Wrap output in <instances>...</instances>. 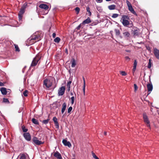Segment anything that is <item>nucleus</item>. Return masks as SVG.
<instances>
[{
	"instance_id": "f257e3e1",
	"label": "nucleus",
	"mask_w": 159,
	"mask_h": 159,
	"mask_svg": "<svg viewBox=\"0 0 159 159\" xmlns=\"http://www.w3.org/2000/svg\"><path fill=\"white\" fill-rule=\"evenodd\" d=\"M129 19V17L128 16L123 15L120 20V21L124 26L131 27L133 26V24L129 23L128 21Z\"/></svg>"
},
{
	"instance_id": "f03ea898",
	"label": "nucleus",
	"mask_w": 159,
	"mask_h": 159,
	"mask_svg": "<svg viewBox=\"0 0 159 159\" xmlns=\"http://www.w3.org/2000/svg\"><path fill=\"white\" fill-rule=\"evenodd\" d=\"M41 39V37L39 34H37L36 33H35L33 35H32L31 37L28 38L27 40L28 42L29 41H31L32 40H35V41L33 42L32 43H34L36 42L39 41Z\"/></svg>"
},
{
	"instance_id": "7ed1b4c3",
	"label": "nucleus",
	"mask_w": 159,
	"mask_h": 159,
	"mask_svg": "<svg viewBox=\"0 0 159 159\" xmlns=\"http://www.w3.org/2000/svg\"><path fill=\"white\" fill-rule=\"evenodd\" d=\"M41 55L39 54H38L34 58L33 60L31 65V66H36L39 61L41 59Z\"/></svg>"
},
{
	"instance_id": "20e7f679",
	"label": "nucleus",
	"mask_w": 159,
	"mask_h": 159,
	"mask_svg": "<svg viewBox=\"0 0 159 159\" xmlns=\"http://www.w3.org/2000/svg\"><path fill=\"white\" fill-rule=\"evenodd\" d=\"M52 80H48L46 79L43 80V86H45L47 88H49L52 85Z\"/></svg>"
},
{
	"instance_id": "39448f33",
	"label": "nucleus",
	"mask_w": 159,
	"mask_h": 159,
	"mask_svg": "<svg viewBox=\"0 0 159 159\" xmlns=\"http://www.w3.org/2000/svg\"><path fill=\"white\" fill-rule=\"evenodd\" d=\"M126 2L128 7V9L129 11L134 14L137 15L134 9L132 7L130 3L128 0L126 1Z\"/></svg>"
},
{
	"instance_id": "423d86ee",
	"label": "nucleus",
	"mask_w": 159,
	"mask_h": 159,
	"mask_svg": "<svg viewBox=\"0 0 159 159\" xmlns=\"http://www.w3.org/2000/svg\"><path fill=\"white\" fill-rule=\"evenodd\" d=\"M32 141L33 143L35 145H39L43 143L44 142H42L41 141H39L38 139V138L36 137H34Z\"/></svg>"
},
{
	"instance_id": "0eeeda50",
	"label": "nucleus",
	"mask_w": 159,
	"mask_h": 159,
	"mask_svg": "<svg viewBox=\"0 0 159 159\" xmlns=\"http://www.w3.org/2000/svg\"><path fill=\"white\" fill-rule=\"evenodd\" d=\"M17 159H29V158L27 154L21 153L18 156Z\"/></svg>"
},
{
	"instance_id": "6e6552de",
	"label": "nucleus",
	"mask_w": 159,
	"mask_h": 159,
	"mask_svg": "<svg viewBox=\"0 0 159 159\" xmlns=\"http://www.w3.org/2000/svg\"><path fill=\"white\" fill-rule=\"evenodd\" d=\"M143 117L144 121L147 124V126L148 127H150V122L147 115L145 114H143Z\"/></svg>"
},
{
	"instance_id": "1a4fd4ad",
	"label": "nucleus",
	"mask_w": 159,
	"mask_h": 159,
	"mask_svg": "<svg viewBox=\"0 0 159 159\" xmlns=\"http://www.w3.org/2000/svg\"><path fill=\"white\" fill-rule=\"evenodd\" d=\"M65 88L64 86H62L59 88L58 90V94L59 96H62L64 93Z\"/></svg>"
},
{
	"instance_id": "9d476101",
	"label": "nucleus",
	"mask_w": 159,
	"mask_h": 159,
	"mask_svg": "<svg viewBox=\"0 0 159 159\" xmlns=\"http://www.w3.org/2000/svg\"><path fill=\"white\" fill-rule=\"evenodd\" d=\"M23 136L25 139L27 141H30L31 140V136L29 133H24Z\"/></svg>"
},
{
	"instance_id": "9b49d317",
	"label": "nucleus",
	"mask_w": 159,
	"mask_h": 159,
	"mask_svg": "<svg viewBox=\"0 0 159 159\" xmlns=\"http://www.w3.org/2000/svg\"><path fill=\"white\" fill-rule=\"evenodd\" d=\"M153 53L156 57L159 60V50L156 48H154Z\"/></svg>"
},
{
	"instance_id": "f8f14e48",
	"label": "nucleus",
	"mask_w": 159,
	"mask_h": 159,
	"mask_svg": "<svg viewBox=\"0 0 159 159\" xmlns=\"http://www.w3.org/2000/svg\"><path fill=\"white\" fill-rule=\"evenodd\" d=\"M26 4L25 3H24V4L23 5V6L20 8V11L19 12V13L21 14H23L25 12V10L26 8Z\"/></svg>"
},
{
	"instance_id": "ddd939ff",
	"label": "nucleus",
	"mask_w": 159,
	"mask_h": 159,
	"mask_svg": "<svg viewBox=\"0 0 159 159\" xmlns=\"http://www.w3.org/2000/svg\"><path fill=\"white\" fill-rule=\"evenodd\" d=\"M147 87L148 91V94L147 96H148L151 93L153 89V86L152 84H148L147 85Z\"/></svg>"
},
{
	"instance_id": "4468645a",
	"label": "nucleus",
	"mask_w": 159,
	"mask_h": 159,
	"mask_svg": "<svg viewBox=\"0 0 159 159\" xmlns=\"http://www.w3.org/2000/svg\"><path fill=\"white\" fill-rule=\"evenodd\" d=\"M62 143L65 146H67L69 148L71 146L70 143L69 142L67 141L66 140L63 139Z\"/></svg>"
},
{
	"instance_id": "2eb2a0df",
	"label": "nucleus",
	"mask_w": 159,
	"mask_h": 159,
	"mask_svg": "<svg viewBox=\"0 0 159 159\" xmlns=\"http://www.w3.org/2000/svg\"><path fill=\"white\" fill-rule=\"evenodd\" d=\"M54 156L58 159H62L61 154L58 151L55 152Z\"/></svg>"
},
{
	"instance_id": "dca6fc26",
	"label": "nucleus",
	"mask_w": 159,
	"mask_h": 159,
	"mask_svg": "<svg viewBox=\"0 0 159 159\" xmlns=\"http://www.w3.org/2000/svg\"><path fill=\"white\" fill-rule=\"evenodd\" d=\"M39 7L42 9H43L44 10H48V6L45 4H42L39 5Z\"/></svg>"
},
{
	"instance_id": "f3484780",
	"label": "nucleus",
	"mask_w": 159,
	"mask_h": 159,
	"mask_svg": "<svg viewBox=\"0 0 159 159\" xmlns=\"http://www.w3.org/2000/svg\"><path fill=\"white\" fill-rule=\"evenodd\" d=\"M67 106L66 103V102H64L62 105V108L61 110V112L62 114H63L65 112V111L66 109Z\"/></svg>"
},
{
	"instance_id": "a211bd4d",
	"label": "nucleus",
	"mask_w": 159,
	"mask_h": 159,
	"mask_svg": "<svg viewBox=\"0 0 159 159\" xmlns=\"http://www.w3.org/2000/svg\"><path fill=\"white\" fill-rule=\"evenodd\" d=\"M139 29H136V30L134 29V30H133L132 31L133 32L132 33L135 36H137L139 35Z\"/></svg>"
},
{
	"instance_id": "6ab92c4d",
	"label": "nucleus",
	"mask_w": 159,
	"mask_h": 159,
	"mask_svg": "<svg viewBox=\"0 0 159 159\" xmlns=\"http://www.w3.org/2000/svg\"><path fill=\"white\" fill-rule=\"evenodd\" d=\"M91 22L90 19L89 17H88V18L86 19L85 20H84L83 22V24H88L89 23Z\"/></svg>"
},
{
	"instance_id": "aec40b11",
	"label": "nucleus",
	"mask_w": 159,
	"mask_h": 159,
	"mask_svg": "<svg viewBox=\"0 0 159 159\" xmlns=\"http://www.w3.org/2000/svg\"><path fill=\"white\" fill-rule=\"evenodd\" d=\"M0 91L2 93L3 95H6L7 93V91H6V88H2L1 89Z\"/></svg>"
},
{
	"instance_id": "412c9836",
	"label": "nucleus",
	"mask_w": 159,
	"mask_h": 159,
	"mask_svg": "<svg viewBox=\"0 0 159 159\" xmlns=\"http://www.w3.org/2000/svg\"><path fill=\"white\" fill-rule=\"evenodd\" d=\"M123 34L125 38H128L130 36L129 33L127 31H125L123 33Z\"/></svg>"
},
{
	"instance_id": "4be33fe9",
	"label": "nucleus",
	"mask_w": 159,
	"mask_h": 159,
	"mask_svg": "<svg viewBox=\"0 0 159 159\" xmlns=\"http://www.w3.org/2000/svg\"><path fill=\"white\" fill-rule=\"evenodd\" d=\"M58 102L56 101L54 102L52 104L54 109H56L58 107Z\"/></svg>"
},
{
	"instance_id": "5701e85b",
	"label": "nucleus",
	"mask_w": 159,
	"mask_h": 159,
	"mask_svg": "<svg viewBox=\"0 0 159 159\" xmlns=\"http://www.w3.org/2000/svg\"><path fill=\"white\" fill-rule=\"evenodd\" d=\"M137 65V61L136 60H134V66H133V71L134 72L136 70V66Z\"/></svg>"
},
{
	"instance_id": "b1692460",
	"label": "nucleus",
	"mask_w": 159,
	"mask_h": 159,
	"mask_svg": "<svg viewBox=\"0 0 159 159\" xmlns=\"http://www.w3.org/2000/svg\"><path fill=\"white\" fill-rule=\"evenodd\" d=\"M115 7L116 6L114 5H111L108 6V8L110 10H114Z\"/></svg>"
},
{
	"instance_id": "393cba45",
	"label": "nucleus",
	"mask_w": 159,
	"mask_h": 159,
	"mask_svg": "<svg viewBox=\"0 0 159 159\" xmlns=\"http://www.w3.org/2000/svg\"><path fill=\"white\" fill-rule=\"evenodd\" d=\"M32 122L35 124L39 125V123L38 120L34 118L32 119Z\"/></svg>"
},
{
	"instance_id": "a878e982",
	"label": "nucleus",
	"mask_w": 159,
	"mask_h": 159,
	"mask_svg": "<svg viewBox=\"0 0 159 159\" xmlns=\"http://www.w3.org/2000/svg\"><path fill=\"white\" fill-rule=\"evenodd\" d=\"M114 30L115 32L116 35L117 36H119L120 34V30L118 29H115Z\"/></svg>"
},
{
	"instance_id": "bb28decb",
	"label": "nucleus",
	"mask_w": 159,
	"mask_h": 159,
	"mask_svg": "<svg viewBox=\"0 0 159 159\" xmlns=\"http://www.w3.org/2000/svg\"><path fill=\"white\" fill-rule=\"evenodd\" d=\"M76 65V62L74 59H73L72 61L71 66L72 67H74Z\"/></svg>"
},
{
	"instance_id": "cd10ccee",
	"label": "nucleus",
	"mask_w": 159,
	"mask_h": 159,
	"mask_svg": "<svg viewBox=\"0 0 159 159\" xmlns=\"http://www.w3.org/2000/svg\"><path fill=\"white\" fill-rule=\"evenodd\" d=\"M49 120H50V119L49 118H48L47 120H43L42 121V123L43 124L46 125L48 123V122H49Z\"/></svg>"
},
{
	"instance_id": "c85d7f7f",
	"label": "nucleus",
	"mask_w": 159,
	"mask_h": 159,
	"mask_svg": "<svg viewBox=\"0 0 159 159\" xmlns=\"http://www.w3.org/2000/svg\"><path fill=\"white\" fill-rule=\"evenodd\" d=\"M60 39L59 37H57L55 38L54 40L55 42L59 43L60 42Z\"/></svg>"
},
{
	"instance_id": "c756f323",
	"label": "nucleus",
	"mask_w": 159,
	"mask_h": 159,
	"mask_svg": "<svg viewBox=\"0 0 159 159\" xmlns=\"http://www.w3.org/2000/svg\"><path fill=\"white\" fill-rule=\"evenodd\" d=\"M22 129L23 131L24 132H26L27 131L28 129H27L25 128V127L23 125L22 126Z\"/></svg>"
},
{
	"instance_id": "7c9ffc66",
	"label": "nucleus",
	"mask_w": 159,
	"mask_h": 159,
	"mask_svg": "<svg viewBox=\"0 0 159 159\" xmlns=\"http://www.w3.org/2000/svg\"><path fill=\"white\" fill-rule=\"evenodd\" d=\"M151 59H149V62L148 65V68L150 69L151 68L152 66V63L151 62Z\"/></svg>"
},
{
	"instance_id": "2f4dec72",
	"label": "nucleus",
	"mask_w": 159,
	"mask_h": 159,
	"mask_svg": "<svg viewBox=\"0 0 159 159\" xmlns=\"http://www.w3.org/2000/svg\"><path fill=\"white\" fill-rule=\"evenodd\" d=\"M15 50L17 52H19L20 50L17 45H15Z\"/></svg>"
},
{
	"instance_id": "473e14b6",
	"label": "nucleus",
	"mask_w": 159,
	"mask_h": 159,
	"mask_svg": "<svg viewBox=\"0 0 159 159\" xmlns=\"http://www.w3.org/2000/svg\"><path fill=\"white\" fill-rule=\"evenodd\" d=\"M86 10L87 12H88L89 13V16H90L91 15V13L90 10V8L89 7H87L86 8Z\"/></svg>"
},
{
	"instance_id": "72a5a7b5",
	"label": "nucleus",
	"mask_w": 159,
	"mask_h": 159,
	"mask_svg": "<svg viewBox=\"0 0 159 159\" xmlns=\"http://www.w3.org/2000/svg\"><path fill=\"white\" fill-rule=\"evenodd\" d=\"M120 74L122 76H125L127 75V73L125 72V71H120Z\"/></svg>"
},
{
	"instance_id": "f704fd0d",
	"label": "nucleus",
	"mask_w": 159,
	"mask_h": 159,
	"mask_svg": "<svg viewBox=\"0 0 159 159\" xmlns=\"http://www.w3.org/2000/svg\"><path fill=\"white\" fill-rule=\"evenodd\" d=\"M3 102L5 103H9V102L7 98H3Z\"/></svg>"
},
{
	"instance_id": "c9c22d12",
	"label": "nucleus",
	"mask_w": 159,
	"mask_h": 159,
	"mask_svg": "<svg viewBox=\"0 0 159 159\" xmlns=\"http://www.w3.org/2000/svg\"><path fill=\"white\" fill-rule=\"evenodd\" d=\"M71 83V81H69L67 83V86L69 88V90L70 88V85Z\"/></svg>"
},
{
	"instance_id": "e433bc0d",
	"label": "nucleus",
	"mask_w": 159,
	"mask_h": 159,
	"mask_svg": "<svg viewBox=\"0 0 159 159\" xmlns=\"http://www.w3.org/2000/svg\"><path fill=\"white\" fill-rule=\"evenodd\" d=\"M75 11L76 12V13L77 14H78L79 12L80 11V8L79 7H77L75 8Z\"/></svg>"
},
{
	"instance_id": "4c0bfd02",
	"label": "nucleus",
	"mask_w": 159,
	"mask_h": 159,
	"mask_svg": "<svg viewBox=\"0 0 159 159\" xmlns=\"http://www.w3.org/2000/svg\"><path fill=\"white\" fill-rule=\"evenodd\" d=\"M23 14H20L19 13L18 14V18L19 20L20 21L22 19Z\"/></svg>"
},
{
	"instance_id": "58836bf2",
	"label": "nucleus",
	"mask_w": 159,
	"mask_h": 159,
	"mask_svg": "<svg viewBox=\"0 0 159 159\" xmlns=\"http://www.w3.org/2000/svg\"><path fill=\"white\" fill-rule=\"evenodd\" d=\"M92 155L93 157L95 159H99V158L96 156L95 153L92 152Z\"/></svg>"
},
{
	"instance_id": "ea45409f",
	"label": "nucleus",
	"mask_w": 159,
	"mask_h": 159,
	"mask_svg": "<svg viewBox=\"0 0 159 159\" xmlns=\"http://www.w3.org/2000/svg\"><path fill=\"white\" fill-rule=\"evenodd\" d=\"M28 91L27 90H25L23 93V95L25 97H27L28 96Z\"/></svg>"
},
{
	"instance_id": "a19ab883",
	"label": "nucleus",
	"mask_w": 159,
	"mask_h": 159,
	"mask_svg": "<svg viewBox=\"0 0 159 159\" xmlns=\"http://www.w3.org/2000/svg\"><path fill=\"white\" fill-rule=\"evenodd\" d=\"M118 16V14L115 13L113 14L112 15V17L113 18H116Z\"/></svg>"
},
{
	"instance_id": "79ce46f5",
	"label": "nucleus",
	"mask_w": 159,
	"mask_h": 159,
	"mask_svg": "<svg viewBox=\"0 0 159 159\" xmlns=\"http://www.w3.org/2000/svg\"><path fill=\"white\" fill-rule=\"evenodd\" d=\"M72 109V107H70L68 109V113H70V112L71 111Z\"/></svg>"
},
{
	"instance_id": "37998d69",
	"label": "nucleus",
	"mask_w": 159,
	"mask_h": 159,
	"mask_svg": "<svg viewBox=\"0 0 159 159\" xmlns=\"http://www.w3.org/2000/svg\"><path fill=\"white\" fill-rule=\"evenodd\" d=\"M71 103L72 104H73L74 102L75 98L74 96H72L71 98Z\"/></svg>"
},
{
	"instance_id": "c03bdc74",
	"label": "nucleus",
	"mask_w": 159,
	"mask_h": 159,
	"mask_svg": "<svg viewBox=\"0 0 159 159\" xmlns=\"http://www.w3.org/2000/svg\"><path fill=\"white\" fill-rule=\"evenodd\" d=\"M85 83H84V84L83 85V91L84 92V95H85Z\"/></svg>"
},
{
	"instance_id": "a18cd8bd",
	"label": "nucleus",
	"mask_w": 159,
	"mask_h": 159,
	"mask_svg": "<svg viewBox=\"0 0 159 159\" xmlns=\"http://www.w3.org/2000/svg\"><path fill=\"white\" fill-rule=\"evenodd\" d=\"M96 8H97V10L99 12H101L102 11V9H101V7L97 6L96 7Z\"/></svg>"
},
{
	"instance_id": "49530a36",
	"label": "nucleus",
	"mask_w": 159,
	"mask_h": 159,
	"mask_svg": "<svg viewBox=\"0 0 159 159\" xmlns=\"http://www.w3.org/2000/svg\"><path fill=\"white\" fill-rule=\"evenodd\" d=\"M54 124L56 126L57 128H58L59 127V124L58 121L56 122H55Z\"/></svg>"
},
{
	"instance_id": "de8ad7c7",
	"label": "nucleus",
	"mask_w": 159,
	"mask_h": 159,
	"mask_svg": "<svg viewBox=\"0 0 159 159\" xmlns=\"http://www.w3.org/2000/svg\"><path fill=\"white\" fill-rule=\"evenodd\" d=\"M53 120L54 123L56 122L57 121V119L56 117H54L53 118Z\"/></svg>"
},
{
	"instance_id": "09e8293b",
	"label": "nucleus",
	"mask_w": 159,
	"mask_h": 159,
	"mask_svg": "<svg viewBox=\"0 0 159 159\" xmlns=\"http://www.w3.org/2000/svg\"><path fill=\"white\" fill-rule=\"evenodd\" d=\"M80 27H81V25H79L77 27H76V28H75V31H76V30H79L80 29Z\"/></svg>"
},
{
	"instance_id": "8fccbe9b",
	"label": "nucleus",
	"mask_w": 159,
	"mask_h": 159,
	"mask_svg": "<svg viewBox=\"0 0 159 159\" xmlns=\"http://www.w3.org/2000/svg\"><path fill=\"white\" fill-rule=\"evenodd\" d=\"M125 60L127 61H129L130 60V58H129V57H128V56H126L125 57Z\"/></svg>"
},
{
	"instance_id": "3c124183",
	"label": "nucleus",
	"mask_w": 159,
	"mask_h": 159,
	"mask_svg": "<svg viewBox=\"0 0 159 159\" xmlns=\"http://www.w3.org/2000/svg\"><path fill=\"white\" fill-rule=\"evenodd\" d=\"M146 49L147 50H148V51L150 52L151 51V48L149 46H146Z\"/></svg>"
},
{
	"instance_id": "603ef678",
	"label": "nucleus",
	"mask_w": 159,
	"mask_h": 159,
	"mask_svg": "<svg viewBox=\"0 0 159 159\" xmlns=\"http://www.w3.org/2000/svg\"><path fill=\"white\" fill-rule=\"evenodd\" d=\"M134 90L135 91L137 89L138 87L136 84H134Z\"/></svg>"
},
{
	"instance_id": "864d4df0",
	"label": "nucleus",
	"mask_w": 159,
	"mask_h": 159,
	"mask_svg": "<svg viewBox=\"0 0 159 159\" xmlns=\"http://www.w3.org/2000/svg\"><path fill=\"white\" fill-rule=\"evenodd\" d=\"M97 2L101 3L102 2V0H96Z\"/></svg>"
},
{
	"instance_id": "5fc2aeb1",
	"label": "nucleus",
	"mask_w": 159,
	"mask_h": 159,
	"mask_svg": "<svg viewBox=\"0 0 159 159\" xmlns=\"http://www.w3.org/2000/svg\"><path fill=\"white\" fill-rule=\"evenodd\" d=\"M4 84L3 83L0 82V86H4Z\"/></svg>"
},
{
	"instance_id": "6e6d98bb",
	"label": "nucleus",
	"mask_w": 159,
	"mask_h": 159,
	"mask_svg": "<svg viewBox=\"0 0 159 159\" xmlns=\"http://www.w3.org/2000/svg\"><path fill=\"white\" fill-rule=\"evenodd\" d=\"M56 34L55 33H54L52 34V37L53 38H55L56 37Z\"/></svg>"
},
{
	"instance_id": "4d7b16f0",
	"label": "nucleus",
	"mask_w": 159,
	"mask_h": 159,
	"mask_svg": "<svg viewBox=\"0 0 159 159\" xmlns=\"http://www.w3.org/2000/svg\"><path fill=\"white\" fill-rule=\"evenodd\" d=\"M65 52L66 54H68V49L67 48H66L65 49Z\"/></svg>"
},
{
	"instance_id": "13d9d810",
	"label": "nucleus",
	"mask_w": 159,
	"mask_h": 159,
	"mask_svg": "<svg viewBox=\"0 0 159 159\" xmlns=\"http://www.w3.org/2000/svg\"><path fill=\"white\" fill-rule=\"evenodd\" d=\"M83 81H84V83H85V79L84 77H83Z\"/></svg>"
},
{
	"instance_id": "bf43d9fd",
	"label": "nucleus",
	"mask_w": 159,
	"mask_h": 159,
	"mask_svg": "<svg viewBox=\"0 0 159 159\" xmlns=\"http://www.w3.org/2000/svg\"><path fill=\"white\" fill-rule=\"evenodd\" d=\"M25 67L22 70L23 73H24V69H25Z\"/></svg>"
},
{
	"instance_id": "052dcab7",
	"label": "nucleus",
	"mask_w": 159,
	"mask_h": 159,
	"mask_svg": "<svg viewBox=\"0 0 159 159\" xmlns=\"http://www.w3.org/2000/svg\"><path fill=\"white\" fill-rule=\"evenodd\" d=\"M70 94L71 96H72L73 95V93L72 92H70Z\"/></svg>"
},
{
	"instance_id": "680f3d73",
	"label": "nucleus",
	"mask_w": 159,
	"mask_h": 159,
	"mask_svg": "<svg viewBox=\"0 0 159 159\" xmlns=\"http://www.w3.org/2000/svg\"><path fill=\"white\" fill-rule=\"evenodd\" d=\"M126 52H130L129 50H126Z\"/></svg>"
},
{
	"instance_id": "e2e57ef3",
	"label": "nucleus",
	"mask_w": 159,
	"mask_h": 159,
	"mask_svg": "<svg viewBox=\"0 0 159 159\" xmlns=\"http://www.w3.org/2000/svg\"><path fill=\"white\" fill-rule=\"evenodd\" d=\"M104 134L105 135H106V134H107V132H104Z\"/></svg>"
},
{
	"instance_id": "0e129e2a",
	"label": "nucleus",
	"mask_w": 159,
	"mask_h": 159,
	"mask_svg": "<svg viewBox=\"0 0 159 159\" xmlns=\"http://www.w3.org/2000/svg\"><path fill=\"white\" fill-rule=\"evenodd\" d=\"M111 0H106V1H107V2H108V1H110Z\"/></svg>"
},
{
	"instance_id": "69168bd1",
	"label": "nucleus",
	"mask_w": 159,
	"mask_h": 159,
	"mask_svg": "<svg viewBox=\"0 0 159 159\" xmlns=\"http://www.w3.org/2000/svg\"><path fill=\"white\" fill-rule=\"evenodd\" d=\"M120 37L121 38H122V37L121 36H120Z\"/></svg>"
},
{
	"instance_id": "338daca9",
	"label": "nucleus",
	"mask_w": 159,
	"mask_h": 159,
	"mask_svg": "<svg viewBox=\"0 0 159 159\" xmlns=\"http://www.w3.org/2000/svg\"><path fill=\"white\" fill-rule=\"evenodd\" d=\"M142 43V42H141L139 43H140V44H141V43Z\"/></svg>"
},
{
	"instance_id": "774afa93",
	"label": "nucleus",
	"mask_w": 159,
	"mask_h": 159,
	"mask_svg": "<svg viewBox=\"0 0 159 159\" xmlns=\"http://www.w3.org/2000/svg\"><path fill=\"white\" fill-rule=\"evenodd\" d=\"M97 33V32H96V33H95V35H96V34Z\"/></svg>"
}]
</instances>
